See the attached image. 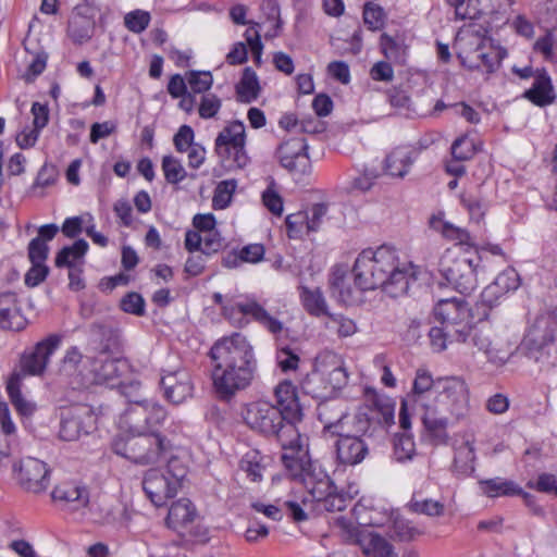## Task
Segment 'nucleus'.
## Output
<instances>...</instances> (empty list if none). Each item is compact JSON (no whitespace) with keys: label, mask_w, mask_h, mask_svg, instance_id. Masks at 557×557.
Instances as JSON below:
<instances>
[{"label":"nucleus","mask_w":557,"mask_h":557,"mask_svg":"<svg viewBox=\"0 0 557 557\" xmlns=\"http://www.w3.org/2000/svg\"><path fill=\"white\" fill-rule=\"evenodd\" d=\"M186 81L190 88L189 92L194 94L195 96L207 95V91L213 84V77L211 73L207 71H189L186 73Z\"/></svg>","instance_id":"43"},{"label":"nucleus","mask_w":557,"mask_h":557,"mask_svg":"<svg viewBox=\"0 0 557 557\" xmlns=\"http://www.w3.org/2000/svg\"><path fill=\"white\" fill-rule=\"evenodd\" d=\"M90 330L100 339L101 355L109 354L119 347L120 332L113 325L97 322L91 324Z\"/></svg>","instance_id":"34"},{"label":"nucleus","mask_w":557,"mask_h":557,"mask_svg":"<svg viewBox=\"0 0 557 557\" xmlns=\"http://www.w3.org/2000/svg\"><path fill=\"white\" fill-rule=\"evenodd\" d=\"M244 420L246 424L255 432L274 438L282 447L284 453L295 459L301 458L302 454H308L306 449L307 437L302 436L297 423L286 417L273 404L265 400L252 401L247 405Z\"/></svg>","instance_id":"3"},{"label":"nucleus","mask_w":557,"mask_h":557,"mask_svg":"<svg viewBox=\"0 0 557 557\" xmlns=\"http://www.w3.org/2000/svg\"><path fill=\"white\" fill-rule=\"evenodd\" d=\"M196 517V509L188 498H181L174 502L166 517V524L181 535L187 534L199 536L198 533L193 532L191 523Z\"/></svg>","instance_id":"23"},{"label":"nucleus","mask_w":557,"mask_h":557,"mask_svg":"<svg viewBox=\"0 0 557 557\" xmlns=\"http://www.w3.org/2000/svg\"><path fill=\"white\" fill-rule=\"evenodd\" d=\"M95 28L96 23L90 14V8L82 4L76 5L67 25V36L71 40L75 45H83L91 39Z\"/></svg>","instance_id":"24"},{"label":"nucleus","mask_w":557,"mask_h":557,"mask_svg":"<svg viewBox=\"0 0 557 557\" xmlns=\"http://www.w3.org/2000/svg\"><path fill=\"white\" fill-rule=\"evenodd\" d=\"M413 149L401 146L393 149L385 158V172L395 177H405L413 163Z\"/></svg>","instance_id":"28"},{"label":"nucleus","mask_w":557,"mask_h":557,"mask_svg":"<svg viewBox=\"0 0 557 557\" xmlns=\"http://www.w3.org/2000/svg\"><path fill=\"white\" fill-rule=\"evenodd\" d=\"M245 145V125L240 121L226 125L215 138V151L228 168L243 169L247 165L249 158Z\"/></svg>","instance_id":"10"},{"label":"nucleus","mask_w":557,"mask_h":557,"mask_svg":"<svg viewBox=\"0 0 557 557\" xmlns=\"http://www.w3.org/2000/svg\"><path fill=\"white\" fill-rule=\"evenodd\" d=\"M236 189V181L227 180L218 184L212 198L214 209H225L232 201L233 194Z\"/></svg>","instance_id":"47"},{"label":"nucleus","mask_w":557,"mask_h":557,"mask_svg":"<svg viewBox=\"0 0 557 557\" xmlns=\"http://www.w3.org/2000/svg\"><path fill=\"white\" fill-rule=\"evenodd\" d=\"M446 413L438 407L426 406L422 416L424 429L436 444H445L448 440L449 418Z\"/></svg>","instance_id":"26"},{"label":"nucleus","mask_w":557,"mask_h":557,"mask_svg":"<svg viewBox=\"0 0 557 557\" xmlns=\"http://www.w3.org/2000/svg\"><path fill=\"white\" fill-rule=\"evenodd\" d=\"M124 419L129 429L128 434L148 433L145 400L132 405L126 410Z\"/></svg>","instance_id":"40"},{"label":"nucleus","mask_w":557,"mask_h":557,"mask_svg":"<svg viewBox=\"0 0 557 557\" xmlns=\"http://www.w3.org/2000/svg\"><path fill=\"white\" fill-rule=\"evenodd\" d=\"M285 223L289 237H299L304 233H310L308 212L300 211L294 214H289L286 216Z\"/></svg>","instance_id":"52"},{"label":"nucleus","mask_w":557,"mask_h":557,"mask_svg":"<svg viewBox=\"0 0 557 557\" xmlns=\"http://www.w3.org/2000/svg\"><path fill=\"white\" fill-rule=\"evenodd\" d=\"M95 417L87 406L66 407L60 413L59 436L63 441H77L95 428Z\"/></svg>","instance_id":"15"},{"label":"nucleus","mask_w":557,"mask_h":557,"mask_svg":"<svg viewBox=\"0 0 557 557\" xmlns=\"http://www.w3.org/2000/svg\"><path fill=\"white\" fill-rule=\"evenodd\" d=\"M431 227L440 232L444 237L456 240L459 245H472L471 236L468 231L457 227L440 218H432Z\"/></svg>","instance_id":"39"},{"label":"nucleus","mask_w":557,"mask_h":557,"mask_svg":"<svg viewBox=\"0 0 557 557\" xmlns=\"http://www.w3.org/2000/svg\"><path fill=\"white\" fill-rule=\"evenodd\" d=\"M539 22L545 24V35L536 39L533 50L546 61L557 62V0H546L539 11Z\"/></svg>","instance_id":"18"},{"label":"nucleus","mask_w":557,"mask_h":557,"mask_svg":"<svg viewBox=\"0 0 557 557\" xmlns=\"http://www.w3.org/2000/svg\"><path fill=\"white\" fill-rule=\"evenodd\" d=\"M194 140V131L188 125H183L180 127L178 132L175 134L173 141L177 151L184 152L191 148Z\"/></svg>","instance_id":"63"},{"label":"nucleus","mask_w":557,"mask_h":557,"mask_svg":"<svg viewBox=\"0 0 557 557\" xmlns=\"http://www.w3.org/2000/svg\"><path fill=\"white\" fill-rule=\"evenodd\" d=\"M416 445L411 434L408 432L398 433L394 438V456L397 461H406L413 457Z\"/></svg>","instance_id":"45"},{"label":"nucleus","mask_w":557,"mask_h":557,"mask_svg":"<svg viewBox=\"0 0 557 557\" xmlns=\"http://www.w3.org/2000/svg\"><path fill=\"white\" fill-rule=\"evenodd\" d=\"M222 314L225 319L237 326L247 324L248 321L246 317L250 315L273 334H277L283 330L282 322L271 317L268 311L256 301L223 306Z\"/></svg>","instance_id":"14"},{"label":"nucleus","mask_w":557,"mask_h":557,"mask_svg":"<svg viewBox=\"0 0 557 557\" xmlns=\"http://www.w3.org/2000/svg\"><path fill=\"white\" fill-rule=\"evenodd\" d=\"M327 319L325 326L331 330L335 329L341 337L351 336L357 331L356 323L342 314L330 313Z\"/></svg>","instance_id":"53"},{"label":"nucleus","mask_w":557,"mask_h":557,"mask_svg":"<svg viewBox=\"0 0 557 557\" xmlns=\"http://www.w3.org/2000/svg\"><path fill=\"white\" fill-rule=\"evenodd\" d=\"M239 468L251 481L259 482L263 476L264 457L259 450L250 449L242 457Z\"/></svg>","instance_id":"37"},{"label":"nucleus","mask_w":557,"mask_h":557,"mask_svg":"<svg viewBox=\"0 0 557 557\" xmlns=\"http://www.w3.org/2000/svg\"><path fill=\"white\" fill-rule=\"evenodd\" d=\"M17 481L25 491L35 494L41 493L47 490L50 483L49 469L44 461L26 457L20 462Z\"/></svg>","instance_id":"21"},{"label":"nucleus","mask_w":557,"mask_h":557,"mask_svg":"<svg viewBox=\"0 0 557 557\" xmlns=\"http://www.w3.org/2000/svg\"><path fill=\"white\" fill-rule=\"evenodd\" d=\"M276 361L282 371L296 370L299 362V357L288 347L282 348L277 351Z\"/></svg>","instance_id":"62"},{"label":"nucleus","mask_w":557,"mask_h":557,"mask_svg":"<svg viewBox=\"0 0 557 557\" xmlns=\"http://www.w3.org/2000/svg\"><path fill=\"white\" fill-rule=\"evenodd\" d=\"M308 145L304 137H294L283 141L276 154L281 165L292 173L306 174L310 170V160L307 153Z\"/></svg>","instance_id":"19"},{"label":"nucleus","mask_w":557,"mask_h":557,"mask_svg":"<svg viewBox=\"0 0 557 557\" xmlns=\"http://www.w3.org/2000/svg\"><path fill=\"white\" fill-rule=\"evenodd\" d=\"M52 498L66 504L72 510H78L89 504L86 486L75 482H65L54 487Z\"/></svg>","instance_id":"27"},{"label":"nucleus","mask_w":557,"mask_h":557,"mask_svg":"<svg viewBox=\"0 0 557 557\" xmlns=\"http://www.w3.org/2000/svg\"><path fill=\"white\" fill-rule=\"evenodd\" d=\"M315 380L326 382L324 389L330 388V392L325 394L343 388L348 382V373L341 357L331 351L320 354L315 358L314 369L308 375L305 384L309 385Z\"/></svg>","instance_id":"13"},{"label":"nucleus","mask_w":557,"mask_h":557,"mask_svg":"<svg viewBox=\"0 0 557 557\" xmlns=\"http://www.w3.org/2000/svg\"><path fill=\"white\" fill-rule=\"evenodd\" d=\"M162 171L170 184H178L185 180L187 173L178 159L173 156H164L162 159Z\"/></svg>","instance_id":"46"},{"label":"nucleus","mask_w":557,"mask_h":557,"mask_svg":"<svg viewBox=\"0 0 557 557\" xmlns=\"http://www.w3.org/2000/svg\"><path fill=\"white\" fill-rule=\"evenodd\" d=\"M461 203L469 212L470 219L480 222L488 208V203L471 194L461 195Z\"/></svg>","instance_id":"51"},{"label":"nucleus","mask_w":557,"mask_h":557,"mask_svg":"<svg viewBox=\"0 0 557 557\" xmlns=\"http://www.w3.org/2000/svg\"><path fill=\"white\" fill-rule=\"evenodd\" d=\"M435 405L456 421L469 412V387L460 376H446L435 380Z\"/></svg>","instance_id":"9"},{"label":"nucleus","mask_w":557,"mask_h":557,"mask_svg":"<svg viewBox=\"0 0 557 557\" xmlns=\"http://www.w3.org/2000/svg\"><path fill=\"white\" fill-rule=\"evenodd\" d=\"M89 364L90 370L87 374L82 371L81 374L84 376L88 384H109L114 386L117 384V380L126 370V362L119 358H109L108 354H99L96 358L87 357L84 364Z\"/></svg>","instance_id":"17"},{"label":"nucleus","mask_w":557,"mask_h":557,"mask_svg":"<svg viewBox=\"0 0 557 557\" xmlns=\"http://www.w3.org/2000/svg\"><path fill=\"white\" fill-rule=\"evenodd\" d=\"M524 98L539 107H546L556 99L552 81L546 70H541L532 87L524 91Z\"/></svg>","instance_id":"29"},{"label":"nucleus","mask_w":557,"mask_h":557,"mask_svg":"<svg viewBox=\"0 0 557 557\" xmlns=\"http://www.w3.org/2000/svg\"><path fill=\"white\" fill-rule=\"evenodd\" d=\"M408 508L414 513L426 515L429 517H440L444 513V505L433 499L419 500L413 497L408 504Z\"/></svg>","instance_id":"49"},{"label":"nucleus","mask_w":557,"mask_h":557,"mask_svg":"<svg viewBox=\"0 0 557 557\" xmlns=\"http://www.w3.org/2000/svg\"><path fill=\"white\" fill-rule=\"evenodd\" d=\"M380 47L385 58L393 62H403L405 49L401 44L396 41L387 34H382L380 37Z\"/></svg>","instance_id":"50"},{"label":"nucleus","mask_w":557,"mask_h":557,"mask_svg":"<svg viewBox=\"0 0 557 557\" xmlns=\"http://www.w3.org/2000/svg\"><path fill=\"white\" fill-rule=\"evenodd\" d=\"M171 448L170 441L158 432L125 434L112 443L116 455L143 466L160 461Z\"/></svg>","instance_id":"6"},{"label":"nucleus","mask_w":557,"mask_h":557,"mask_svg":"<svg viewBox=\"0 0 557 557\" xmlns=\"http://www.w3.org/2000/svg\"><path fill=\"white\" fill-rule=\"evenodd\" d=\"M259 91L260 85L256 72L251 67H246L236 85L237 99L250 103L258 98Z\"/></svg>","instance_id":"32"},{"label":"nucleus","mask_w":557,"mask_h":557,"mask_svg":"<svg viewBox=\"0 0 557 557\" xmlns=\"http://www.w3.org/2000/svg\"><path fill=\"white\" fill-rule=\"evenodd\" d=\"M519 287V275L515 269L508 268L497 275L494 283L485 288L483 297L506 294Z\"/></svg>","instance_id":"35"},{"label":"nucleus","mask_w":557,"mask_h":557,"mask_svg":"<svg viewBox=\"0 0 557 557\" xmlns=\"http://www.w3.org/2000/svg\"><path fill=\"white\" fill-rule=\"evenodd\" d=\"M278 408L286 417L298 423L302 419V410L298 400L296 387L290 382H282L274 388Z\"/></svg>","instance_id":"25"},{"label":"nucleus","mask_w":557,"mask_h":557,"mask_svg":"<svg viewBox=\"0 0 557 557\" xmlns=\"http://www.w3.org/2000/svg\"><path fill=\"white\" fill-rule=\"evenodd\" d=\"M146 302L143 296L136 292L127 293L120 301V308L129 314L143 317L146 313Z\"/></svg>","instance_id":"59"},{"label":"nucleus","mask_w":557,"mask_h":557,"mask_svg":"<svg viewBox=\"0 0 557 557\" xmlns=\"http://www.w3.org/2000/svg\"><path fill=\"white\" fill-rule=\"evenodd\" d=\"M330 405L324 404L319 407V418L324 423V431L332 435H337L336 456L341 463L355 466L360 463L368 455L369 448L359 435L344 433V421L347 418L346 412L332 419L330 417Z\"/></svg>","instance_id":"7"},{"label":"nucleus","mask_w":557,"mask_h":557,"mask_svg":"<svg viewBox=\"0 0 557 557\" xmlns=\"http://www.w3.org/2000/svg\"><path fill=\"white\" fill-rule=\"evenodd\" d=\"M362 552L372 557H397L392 544L384 537L372 532H362L358 536Z\"/></svg>","instance_id":"31"},{"label":"nucleus","mask_w":557,"mask_h":557,"mask_svg":"<svg viewBox=\"0 0 557 557\" xmlns=\"http://www.w3.org/2000/svg\"><path fill=\"white\" fill-rule=\"evenodd\" d=\"M150 20L149 12L135 10L124 16V24L129 32L140 34L149 26Z\"/></svg>","instance_id":"56"},{"label":"nucleus","mask_w":557,"mask_h":557,"mask_svg":"<svg viewBox=\"0 0 557 557\" xmlns=\"http://www.w3.org/2000/svg\"><path fill=\"white\" fill-rule=\"evenodd\" d=\"M429 337L433 350L441 352L447 347V343L467 342L462 338V331L447 329L444 325L434 326L429 332Z\"/></svg>","instance_id":"36"},{"label":"nucleus","mask_w":557,"mask_h":557,"mask_svg":"<svg viewBox=\"0 0 557 557\" xmlns=\"http://www.w3.org/2000/svg\"><path fill=\"white\" fill-rule=\"evenodd\" d=\"M163 397L173 405H181L191 397L194 385L185 369L163 371L160 380Z\"/></svg>","instance_id":"22"},{"label":"nucleus","mask_w":557,"mask_h":557,"mask_svg":"<svg viewBox=\"0 0 557 557\" xmlns=\"http://www.w3.org/2000/svg\"><path fill=\"white\" fill-rule=\"evenodd\" d=\"M480 257L474 253H459L447 249L440 259L438 271L442 276L460 294L469 295L478 287L476 269Z\"/></svg>","instance_id":"8"},{"label":"nucleus","mask_w":557,"mask_h":557,"mask_svg":"<svg viewBox=\"0 0 557 557\" xmlns=\"http://www.w3.org/2000/svg\"><path fill=\"white\" fill-rule=\"evenodd\" d=\"M88 243L85 239L76 240L72 246L63 247L55 257L58 268H69V286L73 290H81L85 283L81 276L83 269L82 262H77L86 255Z\"/></svg>","instance_id":"20"},{"label":"nucleus","mask_w":557,"mask_h":557,"mask_svg":"<svg viewBox=\"0 0 557 557\" xmlns=\"http://www.w3.org/2000/svg\"><path fill=\"white\" fill-rule=\"evenodd\" d=\"M262 202L264 207L274 215L281 216L283 213V199L275 188V183L272 181L267 189L262 193Z\"/></svg>","instance_id":"60"},{"label":"nucleus","mask_w":557,"mask_h":557,"mask_svg":"<svg viewBox=\"0 0 557 557\" xmlns=\"http://www.w3.org/2000/svg\"><path fill=\"white\" fill-rule=\"evenodd\" d=\"M385 12L383 8L373 2H367L363 7V22L371 30H379L385 24Z\"/></svg>","instance_id":"48"},{"label":"nucleus","mask_w":557,"mask_h":557,"mask_svg":"<svg viewBox=\"0 0 557 557\" xmlns=\"http://www.w3.org/2000/svg\"><path fill=\"white\" fill-rule=\"evenodd\" d=\"M2 302H8V306L0 307V327L12 331L23 330L25 319L17 306L16 295L11 292L2 294Z\"/></svg>","instance_id":"30"},{"label":"nucleus","mask_w":557,"mask_h":557,"mask_svg":"<svg viewBox=\"0 0 557 557\" xmlns=\"http://www.w3.org/2000/svg\"><path fill=\"white\" fill-rule=\"evenodd\" d=\"M300 298L304 305V308L307 312L313 317H327L331 312L327 311V305L325 298L319 287L310 289L308 287L302 286Z\"/></svg>","instance_id":"33"},{"label":"nucleus","mask_w":557,"mask_h":557,"mask_svg":"<svg viewBox=\"0 0 557 557\" xmlns=\"http://www.w3.org/2000/svg\"><path fill=\"white\" fill-rule=\"evenodd\" d=\"M147 414V432H156L154 429L162 425L168 412L163 406L156 401L145 400Z\"/></svg>","instance_id":"55"},{"label":"nucleus","mask_w":557,"mask_h":557,"mask_svg":"<svg viewBox=\"0 0 557 557\" xmlns=\"http://www.w3.org/2000/svg\"><path fill=\"white\" fill-rule=\"evenodd\" d=\"M283 465L294 480L305 485L319 510L342 511L351 503V496L338 491L320 465L311 460L309 454H302L298 459L285 454Z\"/></svg>","instance_id":"4"},{"label":"nucleus","mask_w":557,"mask_h":557,"mask_svg":"<svg viewBox=\"0 0 557 557\" xmlns=\"http://www.w3.org/2000/svg\"><path fill=\"white\" fill-rule=\"evenodd\" d=\"M450 5L455 8L456 18L476 20L481 16L479 0H457Z\"/></svg>","instance_id":"57"},{"label":"nucleus","mask_w":557,"mask_h":557,"mask_svg":"<svg viewBox=\"0 0 557 557\" xmlns=\"http://www.w3.org/2000/svg\"><path fill=\"white\" fill-rule=\"evenodd\" d=\"M209 356L213 362V386L220 398L230 399L251 384L257 361L252 346L243 334L222 337L211 347Z\"/></svg>","instance_id":"2"},{"label":"nucleus","mask_w":557,"mask_h":557,"mask_svg":"<svg viewBox=\"0 0 557 557\" xmlns=\"http://www.w3.org/2000/svg\"><path fill=\"white\" fill-rule=\"evenodd\" d=\"M434 319L450 330L462 331V338L468 339L471 327V314L468 304L461 298L441 299L434 307Z\"/></svg>","instance_id":"12"},{"label":"nucleus","mask_w":557,"mask_h":557,"mask_svg":"<svg viewBox=\"0 0 557 557\" xmlns=\"http://www.w3.org/2000/svg\"><path fill=\"white\" fill-rule=\"evenodd\" d=\"M474 447L470 442L462 443L457 449L454 459L455 469L462 474H469L474 470Z\"/></svg>","instance_id":"42"},{"label":"nucleus","mask_w":557,"mask_h":557,"mask_svg":"<svg viewBox=\"0 0 557 557\" xmlns=\"http://www.w3.org/2000/svg\"><path fill=\"white\" fill-rule=\"evenodd\" d=\"M392 532L395 537L403 542L412 541L421 534L419 529L401 517H396L393 520Z\"/></svg>","instance_id":"54"},{"label":"nucleus","mask_w":557,"mask_h":557,"mask_svg":"<svg viewBox=\"0 0 557 557\" xmlns=\"http://www.w3.org/2000/svg\"><path fill=\"white\" fill-rule=\"evenodd\" d=\"M25 50L32 54V60L27 65L25 73L22 75V78L26 83H33L46 70L48 53L45 50L30 52L26 45Z\"/></svg>","instance_id":"44"},{"label":"nucleus","mask_w":557,"mask_h":557,"mask_svg":"<svg viewBox=\"0 0 557 557\" xmlns=\"http://www.w3.org/2000/svg\"><path fill=\"white\" fill-rule=\"evenodd\" d=\"M418 274V267L401 262L389 246L361 251L352 267L354 282L360 290L381 288L393 298L407 295L417 283Z\"/></svg>","instance_id":"1"},{"label":"nucleus","mask_w":557,"mask_h":557,"mask_svg":"<svg viewBox=\"0 0 557 557\" xmlns=\"http://www.w3.org/2000/svg\"><path fill=\"white\" fill-rule=\"evenodd\" d=\"M222 106L221 99L214 94L200 96L198 100V113L201 119L208 120L214 117Z\"/></svg>","instance_id":"58"},{"label":"nucleus","mask_w":557,"mask_h":557,"mask_svg":"<svg viewBox=\"0 0 557 557\" xmlns=\"http://www.w3.org/2000/svg\"><path fill=\"white\" fill-rule=\"evenodd\" d=\"M62 337L58 334H51L41 342L37 343L34 350L22 357V372H14L8 383L7 392L14 408L23 416L32 414L35 405L27 401L21 393V382L25 374H41L51 357L60 346Z\"/></svg>","instance_id":"5"},{"label":"nucleus","mask_w":557,"mask_h":557,"mask_svg":"<svg viewBox=\"0 0 557 557\" xmlns=\"http://www.w3.org/2000/svg\"><path fill=\"white\" fill-rule=\"evenodd\" d=\"M473 153V146L466 137L457 138L451 145V156L456 160L466 161L470 159Z\"/></svg>","instance_id":"64"},{"label":"nucleus","mask_w":557,"mask_h":557,"mask_svg":"<svg viewBox=\"0 0 557 557\" xmlns=\"http://www.w3.org/2000/svg\"><path fill=\"white\" fill-rule=\"evenodd\" d=\"M556 341V325L549 314L537 315L528 326L520 350L529 358L539 360V355Z\"/></svg>","instance_id":"11"},{"label":"nucleus","mask_w":557,"mask_h":557,"mask_svg":"<svg viewBox=\"0 0 557 557\" xmlns=\"http://www.w3.org/2000/svg\"><path fill=\"white\" fill-rule=\"evenodd\" d=\"M482 491L488 497L513 496L522 494V490L512 481L499 478L482 481Z\"/></svg>","instance_id":"38"},{"label":"nucleus","mask_w":557,"mask_h":557,"mask_svg":"<svg viewBox=\"0 0 557 557\" xmlns=\"http://www.w3.org/2000/svg\"><path fill=\"white\" fill-rule=\"evenodd\" d=\"M180 485V475H172L169 470L150 469L143 480L145 493L157 507L164 505L166 499L174 497Z\"/></svg>","instance_id":"16"},{"label":"nucleus","mask_w":557,"mask_h":557,"mask_svg":"<svg viewBox=\"0 0 557 557\" xmlns=\"http://www.w3.org/2000/svg\"><path fill=\"white\" fill-rule=\"evenodd\" d=\"M469 336H471L472 344L483 351L491 362L496 364H504L506 362V358L499 356V351L493 347L488 331L474 330L473 334L471 332Z\"/></svg>","instance_id":"41"},{"label":"nucleus","mask_w":557,"mask_h":557,"mask_svg":"<svg viewBox=\"0 0 557 557\" xmlns=\"http://www.w3.org/2000/svg\"><path fill=\"white\" fill-rule=\"evenodd\" d=\"M49 248L41 238H33L28 245V258L32 263H44L48 258Z\"/></svg>","instance_id":"61"}]
</instances>
